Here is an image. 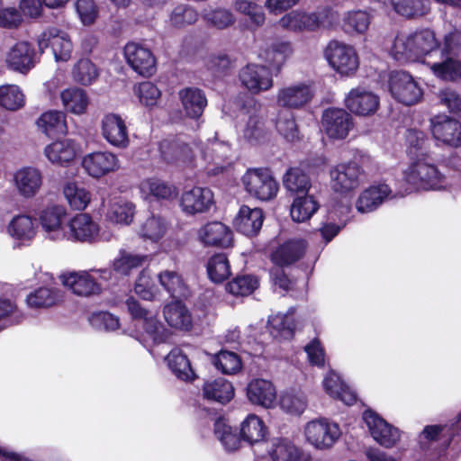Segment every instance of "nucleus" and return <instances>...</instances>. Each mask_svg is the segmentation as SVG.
<instances>
[{"label":"nucleus","instance_id":"nucleus-1","mask_svg":"<svg viewBox=\"0 0 461 461\" xmlns=\"http://www.w3.org/2000/svg\"><path fill=\"white\" fill-rule=\"evenodd\" d=\"M417 61L428 65L433 74L444 80L461 78V64L452 59L438 61L439 48L435 33L429 30L410 32Z\"/></svg>","mask_w":461,"mask_h":461},{"label":"nucleus","instance_id":"nucleus-2","mask_svg":"<svg viewBox=\"0 0 461 461\" xmlns=\"http://www.w3.org/2000/svg\"><path fill=\"white\" fill-rule=\"evenodd\" d=\"M402 180L407 185L406 193L414 190H446L453 185L449 176L426 158H418L403 171Z\"/></svg>","mask_w":461,"mask_h":461},{"label":"nucleus","instance_id":"nucleus-3","mask_svg":"<svg viewBox=\"0 0 461 461\" xmlns=\"http://www.w3.org/2000/svg\"><path fill=\"white\" fill-rule=\"evenodd\" d=\"M126 306L135 326V330L131 332V336L134 337L147 348L149 347L150 342L159 344L166 341L167 330L157 319L154 312L142 307L132 297L127 299Z\"/></svg>","mask_w":461,"mask_h":461},{"label":"nucleus","instance_id":"nucleus-4","mask_svg":"<svg viewBox=\"0 0 461 461\" xmlns=\"http://www.w3.org/2000/svg\"><path fill=\"white\" fill-rule=\"evenodd\" d=\"M239 136L250 145H260L267 140V132L262 115V104L255 98H249L239 114Z\"/></svg>","mask_w":461,"mask_h":461},{"label":"nucleus","instance_id":"nucleus-5","mask_svg":"<svg viewBox=\"0 0 461 461\" xmlns=\"http://www.w3.org/2000/svg\"><path fill=\"white\" fill-rule=\"evenodd\" d=\"M201 158L194 166L204 169L209 175H218L230 165L231 147L228 141L220 140L217 134L197 148Z\"/></svg>","mask_w":461,"mask_h":461},{"label":"nucleus","instance_id":"nucleus-6","mask_svg":"<svg viewBox=\"0 0 461 461\" xmlns=\"http://www.w3.org/2000/svg\"><path fill=\"white\" fill-rule=\"evenodd\" d=\"M111 278L112 271L107 268L71 272L60 276L66 287L81 296L99 294L103 289V283L108 282Z\"/></svg>","mask_w":461,"mask_h":461},{"label":"nucleus","instance_id":"nucleus-7","mask_svg":"<svg viewBox=\"0 0 461 461\" xmlns=\"http://www.w3.org/2000/svg\"><path fill=\"white\" fill-rule=\"evenodd\" d=\"M303 436L308 444L318 450L331 448L339 439L341 429L338 423L320 417L305 423Z\"/></svg>","mask_w":461,"mask_h":461},{"label":"nucleus","instance_id":"nucleus-8","mask_svg":"<svg viewBox=\"0 0 461 461\" xmlns=\"http://www.w3.org/2000/svg\"><path fill=\"white\" fill-rule=\"evenodd\" d=\"M324 56L330 66L341 76H353L359 67V57L356 49L343 41H330Z\"/></svg>","mask_w":461,"mask_h":461},{"label":"nucleus","instance_id":"nucleus-9","mask_svg":"<svg viewBox=\"0 0 461 461\" xmlns=\"http://www.w3.org/2000/svg\"><path fill=\"white\" fill-rule=\"evenodd\" d=\"M388 89L393 99L407 106L420 103L423 96V89L420 83L411 74L402 70L391 73Z\"/></svg>","mask_w":461,"mask_h":461},{"label":"nucleus","instance_id":"nucleus-10","mask_svg":"<svg viewBox=\"0 0 461 461\" xmlns=\"http://www.w3.org/2000/svg\"><path fill=\"white\" fill-rule=\"evenodd\" d=\"M41 53L28 41H18L5 54L6 68L15 73L27 75L40 62Z\"/></svg>","mask_w":461,"mask_h":461},{"label":"nucleus","instance_id":"nucleus-11","mask_svg":"<svg viewBox=\"0 0 461 461\" xmlns=\"http://www.w3.org/2000/svg\"><path fill=\"white\" fill-rule=\"evenodd\" d=\"M245 190L260 201L274 199L279 190V184L266 168H250L242 176Z\"/></svg>","mask_w":461,"mask_h":461},{"label":"nucleus","instance_id":"nucleus-12","mask_svg":"<svg viewBox=\"0 0 461 461\" xmlns=\"http://www.w3.org/2000/svg\"><path fill=\"white\" fill-rule=\"evenodd\" d=\"M330 186L341 195L353 194L364 182L365 175L361 167L356 162L340 163L330 171Z\"/></svg>","mask_w":461,"mask_h":461},{"label":"nucleus","instance_id":"nucleus-13","mask_svg":"<svg viewBox=\"0 0 461 461\" xmlns=\"http://www.w3.org/2000/svg\"><path fill=\"white\" fill-rule=\"evenodd\" d=\"M36 42L41 53L50 47L56 61L66 62L72 55L73 43L70 36L56 27H49L36 37Z\"/></svg>","mask_w":461,"mask_h":461},{"label":"nucleus","instance_id":"nucleus-14","mask_svg":"<svg viewBox=\"0 0 461 461\" xmlns=\"http://www.w3.org/2000/svg\"><path fill=\"white\" fill-rule=\"evenodd\" d=\"M314 87L308 82H294L280 87L276 95L277 106L286 110H299L311 103Z\"/></svg>","mask_w":461,"mask_h":461},{"label":"nucleus","instance_id":"nucleus-15","mask_svg":"<svg viewBox=\"0 0 461 461\" xmlns=\"http://www.w3.org/2000/svg\"><path fill=\"white\" fill-rule=\"evenodd\" d=\"M363 420L371 437L381 447L393 448L400 441L402 434L399 429L388 423L375 411H365Z\"/></svg>","mask_w":461,"mask_h":461},{"label":"nucleus","instance_id":"nucleus-16","mask_svg":"<svg viewBox=\"0 0 461 461\" xmlns=\"http://www.w3.org/2000/svg\"><path fill=\"white\" fill-rule=\"evenodd\" d=\"M11 183L16 194L23 199H32L37 196L44 184L42 171L33 166H24L16 169Z\"/></svg>","mask_w":461,"mask_h":461},{"label":"nucleus","instance_id":"nucleus-17","mask_svg":"<svg viewBox=\"0 0 461 461\" xmlns=\"http://www.w3.org/2000/svg\"><path fill=\"white\" fill-rule=\"evenodd\" d=\"M239 79L252 95L269 91L274 86L273 75L269 68L259 64H248L240 70Z\"/></svg>","mask_w":461,"mask_h":461},{"label":"nucleus","instance_id":"nucleus-18","mask_svg":"<svg viewBox=\"0 0 461 461\" xmlns=\"http://www.w3.org/2000/svg\"><path fill=\"white\" fill-rule=\"evenodd\" d=\"M81 165L86 173L95 179L113 173L121 167L118 156L111 151H94L86 154Z\"/></svg>","mask_w":461,"mask_h":461},{"label":"nucleus","instance_id":"nucleus-19","mask_svg":"<svg viewBox=\"0 0 461 461\" xmlns=\"http://www.w3.org/2000/svg\"><path fill=\"white\" fill-rule=\"evenodd\" d=\"M321 125L329 138L343 140L353 128V119L344 109L329 108L322 113Z\"/></svg>","mask_w":461,"mask_h":461},{"label":"nucleus","instance_id":"nucleus-20","mask_svg":"<svg viewBox=\"0 0 461 461\" xmlns=\"http://www.w3.org/2000/svg\"><path fill=\"white\" fill-rule=\"evenodd\" d=\"M6 233L19 245L29 246L38 233L37 219L24 212L15 214L7 222Z\"/></svg>","mask_w":461,"mask_h":461},{"label":"nucleus","instance_id":"nucleus-21","mask_svg":"<svg viewBox=\"0 0 461 461\" xmlns=\"http://www.w3.org/2000/svg\"><path fill=\"white\" fill-rule=\"evenodd\" d=\"M380 104L379 96L366 87L351 89L345 98L346 107L354 114L369 116L374 114Z\"/></svg>","mask_w":461,"mask_h":461},{"label":"nucleus","instance_id":"nucleus-22","mask_svg":"<svg viewBox=\"0 0 461 461\" xmlns=\"http://www.w3.org/2000/svg\"><path fill=\"white\" fill-rule=\"evenodd\" d=\"M430 128L436 140L452 148L461 147V123L447 115L430 120Z\"/></svg>","mask_w":461,"mask_h":461},{"label":"nucleus","instance_id":"nucleus-23","mask_svg":"<svg viewBox=\"0 0 461 461\" xmlns=\"http://www.w3.org/2000/svg\"><path fill=\"white\" fill-rule=\"evenodd\" d=\"M80 145L72 139H63L48 144L43 150L48 161L57 167H68L80 154Z\"/></svg>","mask_w":461,"mask_h":461},{"label":"nucleus","instance_id":"nucleus-24","mask_svg":"<svg viewBox=\"0 0 461 461\" xmlns=\"http://www.w3.org/2000/svg\"><path fill=\"white\" fill-rule=\"evenodd\" d=\"M67 211L61 205L47 206L39 214V222L47 239L51 240H61L66 237V230L63 221Z\"/></svg>","mask_w":461,"mask_h":461},{"label":"nucleus","instance_id":"nucleus-25","mask_svg":"<svg viewBox=\"0 0 461 461\" xmlns=\"http://www.w3.org/2000/svg\"><path fill=\"white\" fill-rule=\"evenodd\" d=\"M124 56L134 71L144 77L156 70V60L150 50L142 44L129 42L124 47Z\"/></svg>","mask_w":461,"mask_h":461},{"label":"nucleus","instance_id":"nucleus-26","mask_svg":"<svg viewBox=\"0 0 461 461\" xmlns=\"http://www.w3.org/2000/svg\"><path fill=\"white\" fill-rule=\"evenodd\" d=\"M102 136L113 147L125 149L130 139L125 121L116 113H107L101 121Z\"/></svg>","mask_w":461,"mask_h":461},{"label":"nucleus","instance_id":"nucleus-27","mask_svg":"<svg viewBox=\"0 0 461 461\" xmlns=\"http://www.w3.org/2000/svg\"><path fill=\"white\" fill-rule=\"evenodd\" d=\"M213 203V194L209 188L194 186L182 193L180 207L187 215L208 211Z\"/></svg>","mask_w":461,"mask_h":461},{"label":"nucleus","instance_id":"nucleus-28","mask_svg":"<svg viewBox=\"0 0 461 461\" xmlns=\"http://www.w3.org/2000/svg\"><path fill=\"white\" fill-rule=\"evenodd\" d=\"M65 239L84 242L95 241L99 235V225L90 215L78 213L75 215L68 224Z\"/></svg>","mask_w":461,"mask_h":461},{"label":"nucleus","instance_id":"nucleus-29","mask_svg":"<svg viewBox=\"0 0 461 461\" xmlns=\"http://www.w3.org/2000/svg\"><path fill=\"white\" fill-rule=\"evenodd\" d=\"M247 397L252 404L265 409H273L276 406V389L269 380H251L247 386Z\"/></svg>","mask_w":461,"mask_h":461},{"label":"nucleus","instance_id":"nucleus-30","mask_svg":"<svg viewBox=\"0 0 461 461\" xmlns=\"http://www.w3.org/2000/svg\"><path fill=\"white\" fill-rule=\"evenodd\" d=\"M197 237L204 246L228 248L232 244L231 230L220 221H212L203 225L197 230Z\"/></svg>","mask_w":461,"mask_h":461},{"label":"nucleus","instance_id":"nucleus-31","mask_svg":"<svg viewBox=\"0 0 461 461\" xmlns=\"http://www.w3.org/2000/svg\"><path fill=\"white\" fill-rule=\"evenodd\" d=\"M263 221L264 213L261 209L242 205L233 220V226L241 234L253 237L259 232Z\"/></svg>","mask_w":461,"mask_h":461},{"label":"nucleus","instance_id":"nucleus-32","mask_svg":"<svg viewBox=\"0 0 461 461\" xmlns=\"http://www.w3.org/2000/svg\"><path fill=\"white\" fill-rule=\"evenodd\" d=\"M391 188L385 184L372 185L360 194L356 203V208L361 213L371 212L386 199L391 198Z\"/></svg>","mask_w":461,"mask_h":461},{"label":"nucleus","instance_id":"nucleus-33","mask_svg":"<svg viewBox=\"0 0 461 461\" xmlns=\"http://www.w3.org/2000/svg\"><path fill=\"white\" fill-rule=\"evenodd\" d=\"M305 249V240H290L276 249L271 255V259L276 266H288L300 259L304 254Z\"/></svg>","mask_w":461,"mask_h":461},{"label":"nucleus","instance_id":"nucleus-34","mask_svg":"<svg viewBox=\"0 0 461 461\" xmlns=\"http://www.w3.org/2000/svg\"><path fill=\"white\" fill-rule=\"evenodd\" d=\"M149 256L121 249L112 263L113 270L120 276H130L131 272L149 261Z\"/></svg>","mask_w":461,"mask_h":461},{"label":"nucleus","instance_id":"nucleus-35","mask_svg":"<svg viewBox=\"0 0 461 461\" xmlns=\"http://www.w3.org/2000/svg\"><path fill=\"white\" fill-rule=\"evenodd\" d=\"M278 25L295 33L314 32L312 12L293 10L279 19Z\"/></svg>","mask_w":461,"mask_h":461},{"label":"nucleus","instance_id":"nucleus-36","mask_svg":"<svg viewBox=\"0 0 461 461\" xmlns=\"http://www.w3.org/2000/svg\"><path fill=\"white\" fill-rule=\"evenodd\" d=\"M179 99L185 113L190 118H198L202 115L207 99L203 92L195 87H186L179 91Z\"/></svg>","mask_w":461,"mask_h":461},{"label":"nucleus","instance_id":"nucleus-37","mask_svg":"<svg viewBox=\"0 0 461 461\" xmlns=\"http://www.w3.org/2000/svg\"><path fill=\"white\" fill-rule=\"evenodd\" d=\"M320 209V203L313 195H297L290 205L293 221L304 223L310 221Z\"/></svg>","mask_w":461,"mask_h":461},{"label":"nucleus","instance_id":"nucleus-38","mask_svg":"<svg viewBox=\"0 0 461 461\" xmlns=\"http://www.w3.org/2000/svg\"><path fill=\"white\" fill-rule=\"evenodd\" d=\"M323 387L330 397L340 400L346 405H352L357 401L356 393L333 371L324 377Z\"/></svg>","mask_w":461,"mask_h":461},{"label":"nucleus","instance_id":"nucleus-39","mask_svg":"<svg viewBox=\"0 0 461 461\" xmlns=\"http://www.w3.org/2000/svg\"><path fill=\"white\" fill-rule=\"evenodd\" d=\"M267 447L272 461H301V449L287 438H273Z\"/></svg>","mask_w":461,"mask_h":461},{"label":"nucleus","instance_id":"nucleus-40","mask_svg":"<svg viewBox=\"0 0 461 461\" xmlns=\"http://www.w3.org/2000/svg\"><path fill=\"white\" fill-rule=\"evenodd\" d=\"M387 50L400 63L417 61L410 32H398L387 46Z\"/></svg>","mask_w":461,"mask_h":461},{"label":"nucleus","instance_id":"nucleus-41","mask_svg":"<svg viewBox=\"0 0 461 461\" xmlns=\"http://www.w3.org/2000/svg\"><path fill=\"white\" fill-rule=\"evenodd\" d=\"M167 324L179 330H189L193 326V318L189 310L180 302L167 304L163 310Z\"/></svg>","mask_w":461,"mask_h":461},{"label":"nucleus","instance_id":"nucleus-42","mask_svg":"<svg viewBox=\"0 0 461 461\" xmlns=\"http://www.w3.org/2000/svg\"><path fill=\"white\" fill-rule=\"evenodd\" d=\"M168 230L167 221L159 215L150 214L142 220L138 227V235L150 242L160 240Z\"/></svg>","mask_w":461,"mask_h":461},{"label":"nucleus","instance_id":"nucleus-43","mask_svg":"<svg viewBox=\"0 0 461 461\" xmlns=\"http://www.w3.org/2000/svg\"><path fill=\"white\" fill-rule=\"evenodd\" d=\"M392 10L408 20L420 19L430 12L429 0H393Z\"/></svg>","mask_w":461,"mask_h":461},{"label":"nucleus","instance_id":"nucleus-44","mask_svg":"<svg viewBox=\"0 0 461 461\" xmlns=\"http://www.w3.org/2000/svg\"><path fill=\"white\" fill-rule=\"evenodd\" d=\"M166 361L169 369L178 379L193 381L196 377L187 356L181 348H173L167 354Z\"/></svg>","mask_w":461,"mask_h":461},{"label":"nucleus","instance_id":"nucleus-45","mask_svg":"<svg viewBox=\"0 0 461 461\" xmlns=\"http://www.w3.org/2000/svg\"><path fill=\"white\" fill-rule=\"evenodd\" d=\"M459 429H461V413L458 415V420L455 424L425 427L420 435V442L422 443L423 438L428 441H438L440 446L446 448Z\"/></svg>","mask_w":461,"mask_h":461},{"label":"nucleus","instance_id":"nucleus-46","mask_svg":"<svg viewBox=\"0 0 461 461\" xmlns=\"http://www.w3.org/2000/svg\"><path fill=\"white\" fill-rule=\"evenodd\" d=\"M267 433V426L256 414H249L240 424V437L250 445L262 443Z\"/></svg>","mask_w":461,"mask_h":461},{"label":"nucleus","instance_id":"nucleus-47","mask_svg":"<svg viewBox=\"0 0 461 461\" xmlns=\"http://www.w3.org/2000/svg\"><path fill=\"white\" fill-rule=\"evenodd\" d=\"M204 398L226 403L234 396V388L227 379L219 377L213 380L206 381L203 387Z\"/></svg>","mask_w":461,"mask_h":461},{"label":"nucleus","instance_id":"nucleus-48","mask_svg":"<svg viewBox=\"0 0 461 461\" xmlns=\"http://www.w3.org/2000/svg\"><path fill=\"white\" fill-rule=\"evenodd\" d=\"M62 104L67 112L73 114H84L89 104V98L85 90L70 87L60 93Z\"/></svg>","mask_w":461,"mask_h":461},{"label":"nucleus","instance_id":"nucleus-49","mask_svg":"<svg viewBox=\"0 0 461 461\" xmlns=\"http://www.w3.org/2000/svg\"><path fill=\"white\" fill-rule=\"evenodd\" d=\"M38 128L47 136L65 134L68 131L66 115L60 111H49L37 120Z\"/></svg>","mask_w":461,"mask_h":461},{"label":"nucleus","instance_id":"nucleus-50","mask_svg":"<svg viewBox=\"0 0 461 461\" xmlns=\"http://www.w3.org/2000/svg\"><path fill=\"white\" fill-rule=\"evenodd\" d=\"M285 188L297 195L308 194L312 182L310 176L299 167L289 168L283 177Z\"/></svg>","mask_w":461,"mask_h":461},{"label":"nucleus","instance_id":"nucleus-51","mask_svg":"<svg viewBox=\"0 0 461 461\" xmlns=\"http://www.w3.org/2000/svg\"><path fill=\"white\" fill-rule=\"evenodd\" d=\"M276 405L288 414L301 415L307 407V399L301 390H286L279 395Z\"/></svg>","mask_w":461,"mask_h":461},{"label":"nucleus","instance_id":"nucleus-52","mask_svg":"<svg viewBox=\"0 0 461 461\" xmlns=\"http://www.w3.org/2000/svg\"><path fill=\"white\" fill-rule=\"evenodd\" d=\"M348 207H342L339 213L336 209L329 212L327 219L321 223L318 231L325 244L330 242L339 231L346 226L347 221L341 217L343 212L347 213Z\"/></svg>","mask_w":461,"mask_h":461},{"label":"nucleus","instance_id":"nucleus-53","mask_svg":"<svg viewBox=\"0 0 461 461\" xmlns=\"http://www.w3.org/2000/svg\"><path fill=\"white\" fill-rule=\"evenodd\" d=\"M135 215V205L127 200L118 199L111 203L106 219L112 223L130 225Z\"/></svg>","mask_w":461,"mask_h":461},{"label":"nucleus","instance_id":"nucleus-54","mask_svg":"<svg viewBox=\"0 0 461 461\" xmlns=\"http://www.w3.org/2000/svg\"><path fill=\"white\" fill-rule=\"evenodd\" d=\"M139 189L145 200L168 199L175 194L174 186L157 178H148L140 182Z\"/></svg>","mask_w":461,"mask_h":461},{"label":"nucleus","instance_id":"nucleus-55","mask_svg":"<svg viewBox=\"0 0 461 461\" xmlns=\"http://www.w3.org/2000/svg\"><path fill=\"white\" fill-rule=\"evenodd\" d=\"M63 194L73 210H85L91 201L90 192L81 184L68 182L63 187Z\"/></svg>","mask_w":461,"mask_h":461},{"label":"nucleus","instance_id":"nucleus-56","mask_svg":"<svg viewBox=\"0 0 461 461\" xmlns=\"http://www.w3.org/2000/svg\"><path fill=\"white\" fill-rule=\"evenodd\" d=\"M203 23L212 29L222 31L235 23L233 14L226 8H208L202 14Z\"/></svg>","mask_w":461,"mask_h":461},{"label":"nucleus","instance_id":"nucleus-57","mask_svg":"<svg viewBox=\"0 0 461 461\" xmlns=\"http://www.w3.org/2000/svg\"><path fill=\"white\" fill-rule=\"evenodd\" d=\"M275 126L279 135L289 142H294L301 139L298 125L291 111L282 110L278 112L275 120Z\"/></svg>","mask_w":461,"mask_h":461},{"label":"nucleus","instance_id":"nucleus-58","mask_svg":"<svg viewBox=\"0 0 461 461\" xmlns=\"http://www.w3.org/2000/svg\"><path fill=\"white\" fill-rule=\"evenodd\" d=\"M371 14L364 10H351L343 14L344 30L350 34H364L369 28Z\"/></svg>","mask_w":461,"mask_h":461},{"label":"nucleus","instance_id":"nucleus-59","mask_svg":"<svg viewBox=\"0 0 461 461\" xmlns=\"http://www.w3.org/2000/svg\"><path fill=\"white\" fill-rule=\"evenodd\" d=\"M294 328L293 312L290 311L285 314H275L268 320L269 331L276 339H290Z\"/></svg>","mask_w":461,"mask_h":461},{"label":"nucleus","instance_id":"nucleus-60","mask_svg":"<svg viewBox=\"0 0 461 461\" xmlns=\"http://www.w3.org/2000/svg\"><path fill=\"white\" fill-rule=\"evenodd\" d=\"M214 434L226 451L233 452L240 448V438L237 435L236 429L225 420L219 419L215 421Z\"/></svg>","mask_w":461,"mask_h":461},{"label":"nucleus","instance_id":"nucleus-61","mask_svg":"<svg viewBox=\"0 0 461 461\" xmlns=\"http://www.w3.org/2000/svg\"><path fill=\"white\" fill-rule=\"evenodd\" d=\"M25 104V95L17 85L6 84L0 86V106L9 110L16 111Z\"/></svg>","mask_w":461,"mask_h":461},{"label":"nucleus","instance_id":"nucleus-62","mask_svg":"<svg viewBox=\"0 0 461 461\" xmlns=\"http://www.w3.org/2000/svg\"><path fill=\"white\" fill-rule=\"evenodd\" d=\"M206 269L210 280L213 283H221L231 274L229 259L223 253L212 256L208 259Z\"/></svg>","mask_w":461,"mask_h":461},{"label":"nucleus","instance_id":"nucleus-63","mask_svg":"<svg viewBox=\"0 0 461 461\" xmlns=\"http://www.w3.org/2000/svg\"><path fill=\"white\" fill-rule=\"evenodd\" d=\"M160 285L172 296H185L186 286L182 276L176 271L164 270L158 275Z\"/></svg>","mask_w":461,"mask_h":461},{"label":"nucleus","instance_id":"nucleus-64","mask_svg":"<svg viewBox=\"0 0 461 461\" xmlns=\"http://www.w3.org/2000/svg\"><path fill=\"white\" fill-rule=\"evenodd\" d=\"M61 299L59 290L41 287L27 296V303L32 308H47L56 304Z\"/></svg>","mask_w":461,"mask_h":461}]
</instances>
